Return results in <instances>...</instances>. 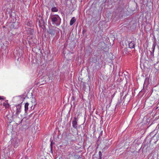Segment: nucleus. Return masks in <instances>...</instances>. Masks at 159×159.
Returning <instances> with one entry per match:
<instances>
[{"label":"nucleus","mask_w":159,"mask_h":159,"mask_svg":"<svg viewBox=\"0 0 159 159\" xmlns=\"http://www.w3.org/2000/svg\"><path fill=\"white\" fill-rule=\"evenodd\" d=\"M52 24H55L57 26H59L61 22V19L57 15H52L51 17Z\"/></svg>","instance_id":"1"},{"label":"nucleus","mask_w":159,"mask_h":159,"mask_svg":"<svg viewBox=\"0 0 159 159\" xmlns=\"http://www.w3.org/2000/svg\"><path fill=\"white\" fill-rule=\"evenodd\" d=\"M77 120L76 118L75 117L74 120H73L72 122V126L75 129H76L77 127Z\"/></svg>","instance_id":"2"},{"label":"nucleus","mask_w":159,"mask_h":159,"mask_svg":"<svg viewBox=\"0 0 159 159\" xmlns=\"http://www.w3.org/2000/svg\"><path fill=\"white\" fill-rule=\"evenodd\" d=\"M135 45V43L134 41H132L129 43V47L130 48H134Z\"/></svg>","instance_id":"3"},{"label":"nucleus","mask_w":159,"mask_h":159,"mask_svg":"<svg viewBox=\"0 0 159 159\" xmlns=\"http://www.w3.org/2000/svg\"><path fill=\"white\" fill-rule=\"evenodd\" d=\"M20 107L21 106L20 104H19L16 106L17 109L16 113L18 115H19V113L21 112V110L20 109Z\"/></svg>","instance_id":"4"},{"label":"nucleus","mask_w":159,"mask_h":159,"mask_svg":"<svg viewBox=\"0 0 159 159\" xmlns=\"http://www.w3.org/2000/svg\"><path fill=\"white\" fill-rule=\"evenodd\" d=\"M18 23H12L11 26V27L12 28L16 29L18 27Z\"/></svg>","instance_id":"5"},{"label":"nucleus","mask_w":159,"mask_h":159,"mask_svg":"<svg viewBox=\"0 0 159 159\" xmlns=\"http://www.w3.org/2000/svg\"><path fill=\"white\" fill-rule=\"evenodd\" d=\"M76 21V19L74 17L72 18L70 20V25H72Z\"/></svg>","instance_id":"6"},{"label":"nucleus","mask_w":159,"mask_h":159,"mask_svg":"<svg viewBox=\"0 0 159 159\" xmlns=\"http://www.w3.org/2000/svg\"><path fill=\"white\" fill-rule=\"evenodd\" d=\"M29 104L28 102L26 103L25 105V113H26L28 109V106Z\"/></svg>","instance_id":"7"},{"label":"nucleus","mask_w":159,"mask_h":159,"mask_svg":"<svg viewBox=\"0 0 159 159\" xmlns=\"http://www.w3.org/2000/svg\"><path fill=\"white\" fill-rule=\"evenodd\" d=\"M14 146L15 148L17 147L19 145V143L18 142V140H16L15 143H14Z\"/></svg>","instance_id":"8"},{"label":"nucleus","mask_w":159,"mask_h":159,"mask_svg":"<svg viewBox=\"0 0 159 159\" xmlns=\"http://www.w3.org/2000/svg\"><path fill=\"white\" fill-rule=\"evenodd\" d=\"M156 44L155 43H153L152 45V51L153 52L154 51V50L155 49V47H156Z\"/></svg>","instance_id":"9"},{"label":"nucleus","mask_w":159,"mask_h":159,"mask_svg":"<svg viewBox=\"0 0 159 159\" xmlns=\"http://www.w3.org/2000/svg\"><path fill=\"white\" fill-rule=\"evenodd\" d=\"M52 11L53 12H57L58 11V9L56 7H53L52 8Z\"/></svg>","instance_id":"10"},{"label":"nucleus","mask_w":159,"mask_h":159,"mask_svg":"<svg viewBox=\"0 0 159 159\" xmlns=\"http://www.w3.org/2000/svg\"><path fill=\"white\" fill-rule=\"evenodd\" d=\"M3 105L6 108H8L9 106V105L8 104L5 103H3Z\"/></svg>","instance_id":"11"},{"label":"nucleus","mask_w":159,"mask_h":159,"mask_svg":"<svg viewBox=\"0 0 159 159\" xmlns=\"http://www.w3.org/2000/svg\"><path fill=\"white\" fill-rule=\"evenodd\" d=\"M99 159H102V152L101 151H99Z\"/></svg>","instance_id":"12"},{"label":"nucleus","mask_w":159,"mask_h":159,"mask_svg":"<svg viewBox=\"0 0 159 159\" xmlns=\"http://www.w3.org/2000/svg\"><path fill=\"white\" fill-rule=\"evenodd\" d=\"M36 104V103L34 102V106H33V105H32L31 106V109H32V110H34V107H35V105Z\"/></svg>","instance_id":"13"},{"label":"nucleus","mask_w":159,"mask_h":159,"mask_svg":"<svg viewBox=\"0 0 159 159\" xmlns=\"http://www.w3.org/2000/svg\"><path fill=\"white\" fill-rule=\"evenodd\" d=\"M155 138L156 139V140L155 141V142H156V141H157V136H156L155 135L154 136H153L152 140H153L154 138Z\"/></svg>","instance_id":"14"},{"label":"nucleus","mask_w":159,"mask_h":159,"mask_svg":"<svg viewBox=\"0 0 159 159\" xmlns=\"http://www.w3.org/2000/svg\"><path fill=\"white\" fill-rule=\"evenodd\" d=\"M5 98L3 96H0V100L4 99Z\"/></svg>","instance_id":"15"},{"label":"nucleus","mask_w":159,"mask_h":159,"mask_svg":"<svg viewBox=\"0 0 159 159\" xmlns=\"http://www.w3.org/2000/svg\"><path fill=\"white\" fill-rule=\"evenodd\" d=\"M50 147H51V150L52 151V142H51V143L50 144Z\"/></svg>","instance_id":"16"},{"label":"nucleus","mask_w":159,"mask_h":159,"mask_svg":"<svg viewBox=\"0 0 159 159\" xmlns=\"http://www.w3.org/2000/svg\"><path fill=\"white\" fill-rule=\"evenodd\" d=\"M41 21L43 22V23H44V21L43 20L41 19Z\"/></svg>","instance_id":"17"}]
</instances>
